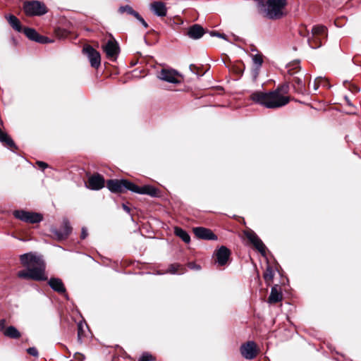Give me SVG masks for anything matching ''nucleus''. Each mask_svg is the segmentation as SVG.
I'll return each mask as SVG.
<instances>
[{
  "mask_svg": "<svg viewBox=\"0 0 361 361\" xmlns=\"http://www.w3.org/2000/svg\"><path fill=\"white\" fill-rule=\"evenodd\" d=\"M20 259L21 264L27 269L18 272L19 278L37 281L47 280L48 277L45 273V262L41 256L32 253H25L20 256Z\"/></svg>",
  "mask_w": 361,
  "mask_h": 361,
  "instance_id": "obj_1",
  "label": "nucleus"
},
{
  "mask_svg": "<svg viewBox=\"0 0 361 361\" xmlns=\"http://www.w3.org/2000/svg\"><path fill=\"white\" fill-rule=\"evenodd\" d=\"M288 90V84H284L274 91L269 92H255L250 97L254 102L267 109H277L286 105L289 102L290 98L281 94V93L287 94Z\"/></svg>",
  "mask_w": 361,
  "mask_h": 361,
  "instance_id": "obj_2",
  "label": "nucleus"
},
{
  "mask_svg": "<svg viewBox=\"0 0 361 361\" xmlns=\"http://www.w3.org/2000/svg\"><path fill=\"white\" fill-rule=\"evenodd\" d=\"M106 186L111 192H123L125 190H128L137 194L148 195L151 197L159 195V190L152 185H146L140 187L126 179L109 180L106 182Z\"/></svg>",
  "mask_w": 361,
  "mask_h": 361,
  "instance_id": "obj_3",
  "label": "nucleus"
},
{
  "mask_svg": "<svg viewBox=\"0 0 361 361\" xmlns=\"http://www.w3.org/2000/svg\"><path fill=\"white\" fill-rule=\"evenodd\" d=\"M286 5V0H267L264 4L259 5L258 13L269 20H279L285 16L283 10Z\"/></svg>",
  "mask_w": 361,
  "mask_h": 361,
  "instance_id": "obj_4",
  "label": "nucleus"
},
{
  "mask_svg": "<svg viewBox=\"0 0 361 361\" xmlns=\"http://www.w3.org/2000/svg\"><path fill=\"white\" fill-rule=\"evenodd\" d=\"M327 37L326 27L324 25H314L311 30V34H308L307 42L312 49H317L322 46V41Z\"/></svg>",
  "mask_w": 361,
  "mask_h": 361,
  "instance_id": "obj_5",
  "label": "nucleus"
},
{
  "mask_svg": "<svg viewBox=\"0 0 361 361\" xmlns=\"http://www.w3.org/2000/svg\"><path fill=\"white\" fill-rule=\"evenodd\" d=\"M23 9L26 15L30 16H42L47 13L44 4L39 1L25 2L23 6Z\"/></svg>",
  "mask_w": 361,
  "mask_h": 361,
  "instance_id": "obj_6",
  "label": "nucleus"
},
{
  "mask_svg": "<svg viewBox=\"0 0 361 361\" xmlns=\"http://www.w3.org/2000/svg\"><path fill=\"white\" fill-rule=\"evenodd\" d=\"M13 215L16 219L29 224L39 223L43 219L40 214L25 210H16L13 212Z\"/></svg>",
  "mask_w": 361,
  "mask_h": 361,
  "instance_id": "obj_7",
  "label": "nucleus"
},
{
  "mask_svg": "<svg viewBox=\"0 0 361 361\" xmlns=\"http://www.w3.org/2000/svg\"><path fill=\"white\" fill-rule=\"evenodd\" d=\"M103 51L106 57L111 60H116L118 56L120 48L118 42L115 39H109L102 45Z\"/></svg>",
  "mask_w": 361,
  "mask_h": 361,
  "instance_id": "obj_8",
  "label": "nucleus"
},
{
  "mask_svg": "<svg viewBox=\"0 0 361 361\" xmlns=\"http://www.w3.org/2000/svg\"><path fill=\"white\" fill-rule=\"evenodd\" d=\"M72 231V227L68 219H63L60 229L51 228V232L58 240L66 239Z\"/></svg>",
  "mask_w": 361,
  "mask_h": 361,
  "instance_id": "obj_9",
  "label": "nucleus"
},
{
  "mask_svg": "<svg viewBox=\"0 0 361 361\" xmlns=\"http://www.w3.org/2000/svg\"><path fill=\"white\" fill-rule=\"evenodd\" d=\"M240 353L247 360L254 359L257 354V345L254 341H247L240 347Z\"/></svg>",
  "mask_w": 361,
  "mask_h": 361,
  "instance_id": "obj_10",
  "label": "nucleus"
},
{
  "mask_svg": "<svg viewBox=\"0 0 361 361\" xmlns=\"http://www.w3.org/2000/svg\"><path fill=\"white\" fill-rule=\"evenodd\" d=\"M82 51L87 56L91 66L95 68H99L101 64V56L99 52L91 46L84 47Z\"/></svg>",
  "mask_w": 361,
  "mask_h": 361,
  "instance_id": "obj_11",
  "label": "nucleus"
},
{
  "mask_svg": "<svg viewBox=\"0 0 361 361\" xmlns=\"http://www.w3.org/2000/svg\"><path fill=\"white\" fill-rule=\"evenodd\" d=\"M245 236L255 247L263 255H266V246L253 231H247L245 233Z\"/></svg>",
  "mask_w": 361,
  "mask_h": 361,
  "instance_id": "obj_12",
  "label": "nucleus"
},
{
  "mask_svg": "<svg viewBox=\"0 0 361 361\" xmlns=\"http://www.w3.org/2000/svg\"><path fill=\"white\" fill-rule=\"evenodd\" d=\"M178 75V72L173 69L163 68L160 71L157 72V78L159 79L170 83H178L179 80L177 78Z\"/></svg>",
  "mask_w": 361,
  "mask_h": 361,
  "instance_id": "obj_13",
  "label": "nucleus"
},
{
  "mask_svg": "<svg viewBox=\"0 0 361 361\" xmlns=\"http://www.w3.org/2000/svg\"><path fill=\"white\" fill-rule=\"evenodd\" d=\"M230 255V250L226 246H221L214 252L215 263L217 264L218 266L226 265L229 259Z\"/></svg>",
  "mask_w": 361,
  "mask_h": 361,
  "instance_id": "obj_14",
  "label": "nucleus"
},
{
  "mask_svg": "<svg viewBox=\"0 0 361 361\" xmlns=\"http://www.w3.org/2000/svg\"><path fill=\"white\" fill-rule=\"evenodd\" d=\"M104 178L99 173L89 177L87 188L92 190H99L104 186Z\"/></svg>",
  "mask_w": 361,
  "mask_h": 361,
  "instance_id": "obj_15",
  "label": "nucleus"
},
{
  "mask_svg": "<svg viewBox=\"0 0 361 361\" xmlns=\"http://www.w3.org/2000/svg\"><path fill=\"white\" fill-rule=\"evenodd\" d=\"M193 233L197 238L203 240H217V236L209 228L204 227L193 228Z\"/></svg>",
  "mask_w": 361,
  "mask_h": 361,
  "instance_id": "obj_16",
  "label": "nucleus"
},
{
  "mask_svg": "<svg viewBox=\"0 0 361 361\" xmlns=\"http://www.w3.org/2000/svg\"><path fill=\"white\" fill-rule=\"evenodd\" d=\"M204 34V28L198 24L190 26L187 31V35L192 39H198L201 38Z\"/></svg>",
  "mask_w": 361,
  "mask_h": 361,
  "instance_id": "obj_17",
  "label": "nucleus"
},
{
  "mask_svg": "<svg viewBox=\"0 0 361 361\" xmlns=\"http://www.w3.org/2000/svg\"><path fill=\"white\" fill-rule=\"evenodd\" d=\"M151 11L157 16L164 17L166 16L167 8L164 3L154 1L149 6Z\"/></svg>",
  "mask_w": 361,
  "mask_h": 361,
  "instance_id": "obj_18",
  "label": "nucleus"
},
{
  "mask_svg": "<svg viewBox=\"0 0 361 361\" xmlns=\"http://www.w3.org/2000/svg\"><path fill=\"white\" fill-rule=\"evenodd\" d=\"M48 284L52 290L59 293H64L66 292L64 284L62 280L59 278L51 277L49 280Z\"/></svg>",
  "mask_w": 361,
  "mask_h": 361,
  "instance_id": "obj_19",
  "label": "nucleus"
},
{
  "mask_svg": "<svg viewBox=\"0 0 361 361\" xmlns=\"http://www.w3.org/2000/svg\"><path fill=\"white\" fill-rule=\"evenodd\" d=\"M0 142L9 148H16V145L12 138L5 132L0 129Z\"/></svg>",
  "mask_w": 361,
  "mask_h": 361,
  "instance_id": "obj_20",
  "label": "nucleus"
},
{
  "mask_svg": "<svg viewBox=\"0 0 361 361\" xmlns=\"http://www.w3.org/2000/svg\"><path fill=\"white\" fill-rule=\"evenodd\" d=\"M4 335L6 337L17 339L21 336L20 331L13 326H8L4 331Z\"/></svg>",
  "mask_w": 361,
  "mask_h": 361,
  "instance_id": "obj_21",
  "label": "nucleus"
},
{
  "mask_svg": "<svg viewBox=\"0 0 361 361\" xmlns=\"http://www.w3.org/2000/svg\"><path fill=\"white\" fill-rule=\"evenodd\" d=\"M293 82H294V89L295 92L300 94H305L306 92L305 83L301 78L295 76Z\"/></svg>",
  "mask_w": 361,
  "mask_h": 361,
  "instance_id": "obj_22",
  "label": "nucleus"
},
{
  "mask_svg": "<svg viewBox=\"0 0 361 361\" xmlns=\"http://www.w3.org/2000/svg\"><path fill=\"white\" fill-rule=\"evenodd\" d=\"M282 300V295L281 292L278 291L277 288L276 286L272 287L271 290L270 295L268 298V302L269 303H276Z\"/></svg>",
  "mask_w": 361,
  "mask_h": 361,
  "instance_id": "obj_23",
  "label": "nucleus"
},
{
  "mask_svg": "<svg viewBox=\"0 0 361 361\" xmlns=\"http://www.w3.org/2000/svg\"><path fill=\"white\" fill-rule=\"evenodd\" d=\"M6 19L11 26L18 32L22 31V27L20 20L13 15L6 16Z\"/></svg>",
  "mask_w": 361,
  "mask_h": 361,
  "instance_id": "obj_24",
  "label": "nucleus"
},
{
  "mask_svg": "<svg viewBox=\"0 0 361 361\" xmlns=\"http://www.w3.org/2000/svg\"><path fill=\"white\" fill-rule=\"evenodd\" d=\"M174 233L186 243H188L190 241V237L188 233L180 227L174 228Z\"/></svg>",
  "mask_w": 361,
  "mask_h": 361,
  "instance_id": "obj_25",
  "label": "nucleus"
},
{
  "mask_svg": "<svg viewBox=\"0 0 361 361\" xmlns=\"http://www.w3.org/2000/svg\"><path fill=\"white\" fill-rule=\"evenodd\" d=\"M23 32L28 39H30L32 41H35V42H37L38 38L40 35L37 33V32L35 29L30 28V27L24 28Z\"/></svg>",
  "mask_w": 361,
  "mask_h": 361,
  "instance_id": "obj_26",
  "label": "nucleus"
},
{
  "mask_svg": "<svg viewBox=\"0 0 361 361\" xmlns=\"http://www.w3.org/2000/svg\"><path fill=\"white\" fill-rule=\"evenodd\" d=\"M287 73L290 75H294L300 71V63L298 61H294L289 63L287 66Z\"/></svg>",
  "mask_w": 361,
  "mask_h": 361,
  "instance_id": "obj_27",
  "label": "nucleus"
},
{
  "mask_svg": "<svg viewBox=\"0 0 361 361\" xmlns=\"http://www.w3.org/2000/svg\"><path fill=\"white\" fill-rule=\"evenodd\" d=\"M274 278V272L272 268L268 266L264 273V279L267 282L271 281Z\"/></svg>",
  "mask_w": 361,
  "mask_h": 361,
  "instance_id": "obj_28",
  "label": "nucleus"
},
{
  "mask_svg": "<svg viewBox=\"0 0 361 361\" xmlns=\"http://www.w3.org/2000/svg\"><path fill=\"white\" fill-rule=\"evenodd\" d=\"M119 11L121 13L126 12L128 14L133 16L134 17L137 14V12L134 11L133 8L128 5L121 6L119 8Z\"/></svg>",
  "mask_w": 361,
  "mask_h": 361,
  "instance_id": "obj_29",
  "label": "nucleus"
},
{
  "mask_svg": "<svg viewBox=\"0 0 361 361\" xmlns=\"http://www.w3.org/2000/svg\"><path fill=\"white\" fill-rule=\"evenodd\" d=\"M327 83V80L322 77L317 78L313 82V89L316 91L320 87V82Z\"/></svg>",
  "mask_w": 361,
  "mask_h": 361,
  "instance_id": "obj_30",
  "label": "nucleus"
},
{
  "mask_svg": "<svg viewBox=\"0 0 361 361\" xmlns=\"http://www.w3.org/2000/svg\"><path fill=\"white\" fill-rule=\"evenodd\" d=\"M179 268H181V266L178 264H171L169 267L168 272L173 274H179V272H178Z\"/></svg>",
  "mask_w": 361,
  "mask_h": 361,
  "instance_id": "obj_31",
  "label": "nucleus"
},
{
  "mask_svg": "<svg viewBox=\"0 0 361 361\" xmlns=\"http://www.w3.org/2000/svg\"><path fill=\"white\" fill-rule=\"evenodd\" d=\"M252 61L257 68L260 67L262 64L263 60L260 55L255 54L252 56Z\"/></svg>",
  "mask_w": 361,
  "mask_h": 361,
  "instance_id": "obj_32",
  "label": "nucleus"
},
{
  "mask_svg": "<svg viewBox=\"0 0 361 361\" xmlns=\"http://www.w3.org/2000/svg\"><path fill=\"white\" fill-rule=\"evenodd\" d=\"M152 360V355L148 353H145L142 355L139 361H151Z\"/></svg>",
  "mask_w": 361,
  "mask_h": 361,
  "instance_id": "obj_33",
  "label": "nucleus"
},
{
  "mask_svg": "<svg viewBox=\"0 0 361 361\" xmlns=\"http://www.w3.org/2000/svg\"><path fill=\"white\" fill-rule=\"evenodd\" d=\"M27 353H29L30 355H31L34 357L38 356V350L35 347H31V348H27Z\"/></svg>",
  "mask_w": 361,
  "mask_h": 361,
  "instance_id": "obj_34",
  "label": "nucleus"
},
{
  "mask_svg": "<svg viewBox=\"0 0 361 361\" xmlns=\"http://www.w3.org/2000/svg\"><path fill=\"white\" fill-rule=\"evenodd\" d=\"M135 18L139 21L140 22V23H142V25L145 27H148V24L145 22V20H144V18L137 13V14L135 16Z\"/></svg>",
  "mask_w": 361,
  "mask_h": 361,
  "instance_id": "obj_35",
  "label": "nucleus"
},
{
  "mask_svg": "<svg viewBox=\"0 0 361 361\" xmlns=\"http://www.w3.org/2000/svg\"><path fill=\"white\" fill-rule=\"evenodd\" d=\"M49 42H50V40L49 39L48 37L39 35L37 42H39V43H42V44H46V43H48Z\"/></svg>",
  "mask_w": 361,
  "mask_h": 361,
  "instance_id": "obj_36",
  "label": "nucleus"
},
{
  "mask_svg": "<svg viewBox=\"0 0 361 361\" xmlns=\"http://www.w3.org/2000/svg\"><path fill=\"white\" fill-rule=\"evenodd\" d=\"M211 35L212 36H216V37H218L226 39V35L222 34V33H219V32H215V31L211 32Z\"/></svg>",
  "mask_w": 361,
  "mask_h": 361,
  "instance_id": "obj_37",
  "label": "nucleus"
},
{
  "mask_svg": "<svg viewBox=\"0 0 361 361\" xmlns=\"http://www.w3.org/2000/svg\"><path fill=\"white\" fill-rule=\"evenodd\" d=\"M37 164L39 166V167H40L42 170H44L46 168L48 167V165L47 164H46L45 162H43V161H37Z\"/></svg>",
  "mask_w": 361,
  "mask_h": 361,
  "instance_id": "obj_38",
  "label": "nucleus"
},
{
  "mask_svg": "<svg viewBox=\"0 0 361 361\" xmlns=\"http://www.w3.org/2000/svg\"><path fill=\"white\" fill-rule=\"evenodd\" d=\"M5 326H6V320L4 319H2L0 320V332L1 331H3L6 329H5Z\"/></svg>",
  "mask_w": 361,
  "mask_h": 361,
  "instance_id": "obj_39",
  "label": "nucleus"
},
{
  "mask_svg": "<svg viewBox=\"0 0 361 361\" xmlns=\"http://www.w3.org/2000/svg\"><path fill=\"white\" fill-rule=\"evenodd\" d=\"M88 235L87 230L85 228H82L81 231L80 238L85 239Z\"/></svg>",
  "mask_w": 361,
  "mask_h": 361,
  "instance_id": "obj_40",
  "label": "nucleus"
},
{
  "mask_svg": "<svg viewBox=\"0 0 361 361\" xmlns=\"http://www.w3.org/2000/svg\"><path fill=\"white\" fill-rule=\"evenodd\" d=\"M78 339L81 338V336L82 335V325L81 324H78Z\"/></svg>",
  "mask_w": 361,
  "mask_h": 361,
  "instance_id": "obj_41",
  "label": "nucleus"
},
{
  "mask_svg": "<svg viewBox=\"0 0 361 361\" xmlns=\"http://www.w3.org/2000/svg\"><path fill=\"white\" fill-rule=\"evenodd\" d=\"M188 267L190 268V269H200V267L199 265H196L194 263H189L188 264Z\"/></svg>",
  "mask_w": 361,
  "mask_h": 361,
  "instance_id": "obj_42",
  "label": "nucleus"
},
{
  "mask_svg": "<svg viewBox=\"0 0 361 361\" xmlns=\"http://www.w3.org/2000/svg\"><path fill=\"white\" fill-rule=\"evenodd\" d=\"M122 207H123V209H124V211H126L127 213H130V209L127 205H126L125 204H123Z\"/></svg>",
  "mask_w": 361,
  "mask_h": 361,
  "instance_id": "obj_43",
  "label": "nucleus"
},
{
  "mask_svg": "<svg viewBox=\"0 0 361 361\" xmlns=\"http://www.w3.org/2000/svg\"><path fill=\"white\" fill-rule=\"evenodd\" d=\"M75 358H78L79 361H82L84 359V356L81 354L75 355Z\"/></svg>",
  "mask_w": 361,
  "mask_h": 361,
  "instance_id": "obj_44",
  "label": "nucleus"
},
{
  "mask_svg": "<svg viewBox=\"0 0 361 361\" xmlns=\"http://www.w3.org/2000/svg\"><path fill=\"white\" fill-rule=\"evenodd\" d=\"M320 86L323 87H329V82L327 81V83L320 82Z\"/></svg>",
  "mask_w": 361,
  "mask_h": 361,
  "instance_id": "obj_45",
  "label": "nucleus"
},
{
  "mask_svg": "<svg viewBox=\"0 0 361 361\" xmlns=\"http://www.w3.org/2000/svg\"><path fill=\"white\" fill-rule=\"evenodd\" d=\"M345 99H346V101H347L348 104L349 105H350L351 104H350V101H349L347 98H345Z\"/></svg>",
  "mask_w": 361,
  "mask_h": 361,
  "instance_id": "obj_46",
  "label": "nucleus"
},
{
  "mask_svg": "<svg viewBox=\"0 0 361 361\" xmlns=\"http://www.w3.org/2000/svg\"><path fill=\"white\" fill-rule=\"evenodd\" d=\"M192 67H193V66H192V65H190V69H192Z\"/></svg>",
  "mask_w": 361,
  "mask_h": 361,
  "instance_id": "obj_47",
  "label": "nucleus"
}]
</instances>
